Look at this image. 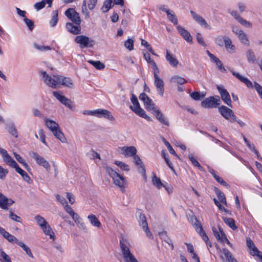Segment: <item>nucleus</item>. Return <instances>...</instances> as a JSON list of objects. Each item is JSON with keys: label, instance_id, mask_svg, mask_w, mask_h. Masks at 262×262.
Returning a JSON list of instances; mask_svg holds the SVG:
<instances>
[{"label": "nucleus", "instance_id": "obj_1", "mask_svg": "<svg viewBox=\"0 0 262 262\" xmlns=\"http://www.w3.org/2000/svg\"><path fill=\"white\" fill-rule=\"evenodd\" d=\"M39 73L42 76L44 82L52 88H58V85L60 84L70 88H73L74 86L72 80L70 78L56 75L51 77L45 71H40Z\"/></svg>", "mask_w": 262, "mask_h": 262}, {"label": "nucleus", "instance_id": "obj_2", "mask_svg": "<svg viewBox=\"0 0 262 262\" xmlns=\"http://www.w3.org/2000/svg\"><path fill=\"white\" fill-rule=\"evenodd\" d=\"M119 245L125 262H138L130 251L128 240L123 235L120 237Z\"/></svg>", "mask_w": 262, "mask_h": 262}, {"label": "nucleus", "instance_id": "obj_3", "mask_svg": "<svg viewBox=\"0 0 262 262\" xmlns=\"http://www.w3.org/2000/svg\"><path fill=\"white\" fill-rule=\"evenodd\" d=\"M45 123L46 126L53 133L56 138L62 143L66 142L67 139L63 133L61 131L58 123L53 120L47 118L45 119Z\"/></svg>", "mask_w": 262, "mask_h": 262}, {"label": "nucleus", "instance_id": "obj_4", "mask_svg": "<svg viewBox=\"0 0 262 262\" xmlns=\"http://www.w3.org/2000/svg\"><path fill=\"white\" fill-rule=\"evenodd\" d=\"M131 101L133 106L130 105L129 107L133 112L139 116L145 119L148 121H152L151 118L147 116L145 111L140 107L137 97L134 94H132Z\"/></svg>", "mask_w": 262, "mask_h": 262}, {"label": "nucleus", "instance_id": "obj_5", "mask_svg": "<svg viewBox=\"0 0 262 262\" xmlns=\"http://www.w3.org/2000/svg\"><path fill=\"white\" fill-rule=\"evenodd\" d=\"M104 169L106 173L113 179L114 184L124 190L125 188L124 177L109 166H105Z\"/></svg>", "mask_w": 262, "mask_h": 262}, {"label": "nucleus", "instance_id": "obj_6", "mask_svg": "<svg viewBox=\"0 0 262 262\" xmlns=\"http://www.w3.org/2000/svg\"><path fill=\"white\" fill-rule=\"evenodd\" d=\"M221 104L219 96H211L206 98L201 102V105L204 108H215Z\"/></svg>", "mask_w": 262, "mask_h": 262}, {"label": "nucleus", "instance_id": "obj_7", "mask_svg": "<svg viewBox=\"0 0 262 262\" xmlns=\"http://www.w3.org/2000/svg\"><path fill=\"white\" fill-rule=\"evenodd\" d=\"M74 40L75 42L80 45L81 48L92 47L95 44L94 40L83 35L77 36Z\"/></svg>", "mask_w": 262, "mask_h": 262}, {"label": "nucleus", "instance_id": "obj_8", "mask_svg": "<svg viewBox=\"0 0 262 262\" xmlns=\"http://www.w3.org/2000/svg\"><path fill=\"white\" fill-rule=\"evenodd\" d=\"M219 111L221 115L226 119L229 120L230 122L236 121L237 117L234 114L233 111L225 105H222L219 107Z\"/></svg>", "mask_w": 262, "mask_h": 262}, {"label": "nucleus", "instance_id": "obj_9", "mask_svg": "<svg viewBox=\"0 0 262 262\" xmlns=\"http://www.w3.org/2000/svg\"><path fill=\"white\" fill-rule=\"evenodd\" d=\"M65 15L76 25H80L81 19L78 13L74 8L67 9L64 12Z\"/></svg>", "mask_w": 262, "mask_h": 262}, {"label": "nucleus", "instance_id": "obj_10", "mask_svg": "<svg viewBox=\"0 0 262 262\" xmlns=\"http://www.w3.org/2000/svg\"><path fill=\"white\" fill-rule=\"evenodd\" d=\"M31 156L39 165L43 167L48 171L50 170L51 166L49 163L43 157L40 156L35 152H32L31 154Z\"/></svg>", "mask_w": 262, "mask_h": 262}, {"label": "nucleus", "instance_id": "obj_11", "mask_svg": "<svg viewBox=\"0 0 262 262\" xmlns=\"http://www.w3.org/2000/svg\"><path fill=\"white\" fill-rule=\"evenodd\" d=\"M216 89L218 90L220 94L221 95L222 100L229 106H231V100L229 93L228 92L226 89L222 85H217Z\"/></svg>", "mask_w": 262, "mask_h": 262}, {"label": "nucleus", "instance_id": "obj_12", "mask_svg": "<svg viewBox=\"0 0 262 262\" xmlns=\"http://www.w3.org/2000/svg\"><path fill=\"white\" fill-rule=\"evenodd\" d=\"M159 73H154V84L158 94L162 97L164 92V84L163 80L159 76Z\"/></svg>", "mask_w": 262, "mask_h": 262}, {"label": "nucleus", "instance_id": "obj_13", "mask_svg": "<svg viewBox=\"0 0 262 262\" xmlns=\"http://www.w3.org/2000/svg\"><path fill=\"white\" fill-rule=\"evenodd\" d=\"M61 92H53V94L54 96L59 100L62 104L68 107L71 110H72L73 108V105L72 101L66 98L64 96L62 95L61 94Z\"/></svg>", "mask_w": 262, "mask_h": 262}, {"label": "nucleus", "instance_id": "obj_14", "mask_svg": "<svg viewBox=\"0 0 262 262\" xmlns=\"http://www.w3.org/2000/svg\"><path fill=\"white\" fill-rule=\"evenodd\" d=\"M232 31L238 36L241 42L247 46L249 45V40L246 33L237 27L232 28Z\"/></svg>", "mask_w": 262, "mask_h": 262}, {"label": "nucleus", "instance_id": "obj_15", "mask_svg": "<svg viewBox=\"0 0 262 262\" xmlns=\"http://www.w3.org/2000/svg\"><path fill=\"white\" fill-rule=\"evenodd\" d=\"M139 99L143 102L146 109L148 111H151V109L154 108V106H155V103L145 93H141L139 96Z\"/></svg>", "mask_w": 262, "mask_h": 262}, {"label": "nucleus", "instance_id": "obj_16", "mask_svg": "<svg viewBox=\"0 0 262 262\" xmlns=\"http://www.w3.org/2000/svg\"><path fill=\"white\" fill-rule=\"evenodd\" d=\"M95 116L99 118L103 117L111 121L115 120V118L112 115L111 113L106 110L101 108L95 110Z\"/></svg>", "mask_w": 262, "mask_h": 262}, {"label": "nucleus", "instance_id": "obj_17", "mask_svg": "<svg viewBox=\"0 0 262 262\" xmlns=\"http://www.w3.org/2000/svg\"><path fill=\"white\" fill-rule=\"evenodd\" d=\"M14 201L11 199H8L0 192V208L4 209H8V207L11 206Z\"/></svg>", "mask_w": 262, "mask_h": 262}, {"label": "nucleus", "instance_id": "obj_18", "mask_svg": "<svg viewBox=\"0 0 262 262\" xmlns=\"http://www.w3.org/2000/svg\"><path fill=\"white\" fill-rule=\"evenodd\" d=\"M152 113L155 116L157 119L161 123L164 124L167 126H169V123L168 120L164 117L163 114L158 109L156 108L155 106L154 109H151Z\"/></svg>", "mask_w": 262, "mask_h": 262}, {"label": "nucleus", "instance_id": "obj_19", "mask_svg": "<svg viewBox=\"0 0 262 262\" xmlns=\"http://www.w3.org/2000/svg\"><path fill=\"white\" fill-rule=\"evenodd\" d=\"M190 13L193 17V19L201 26H204L205 28H207L209 30L211 29V27L207 24L206 21L202 16L196 14L195 12L192 10L190 11Z\"/></svg>", "mask_w": 262, "mask_h": 262}, {"label": "nucleus", "instance_id": "obj_20", "mask_svg": "<svg viewBox=\"0 0 262 262\" xmlns=\"http://www.w3.org/2000/svg\"><path fill=\"white\" fill-rule=\"evenodd\" d=\"M229 71L232 75L236 77L239 80L244 83L248 88H252L253 84L247 78L242 76L239 73L235 72L233 69H229Z\"/></svg>", "mask_w": 262, "mask_h": 262}, {"label": "nucleus", "instance_id": "obj_21", "mask_svg": "<svg viewBox=\"0 0 262 262\" xmlns=\"http://www.w3.org/2000/svg\"><path fill=\"white\" fill-rule=\"evenodd\" d=\"M134 161L135 164L138 166V170L143 176H145V168L140 158L136 154L134 156Z\"/></svg>", "mask_w": 262, "mask_h": 262}, {"label": "nucleus", "instance_id": "obj_22", "mask_svg": "<svg viewBox=\"0 0 262 262\" xmlns=\"http://www.w3.org/2000/svg\"><path fill=\"white\" fill-rule=\"evenodd\" d=\"M177 29L179 33L183 37V38L188 42H191L192 40V37L190 33L185 29L184 28L178 26Z\"/></svg>", "mask_w": 262, "mask_h": 262}, {"label": "nucleus", "instance_id": "obj_23", "mask_svg": "<svg viewBox=\"0 0 262 262\" xmlns=\"http://www.w3.org/2000/svg\"><path fill=\"white\" fill-rule=\"evenodd\" d=\"M66 27L69 32L73 34H79L81 33V27L80 25L74 26L71 23H67L66 25Z\"/></svg>", "mask_w": 262, "mask_h": 262}, {"label": "nucleus", "instance_id": "obj_24", "mask_svg": "<svg viewBox=\"0 0 262 262\" xmlns=\"http://www.w3.org/2000/svg\"><path fill=\"white\" fill-rule=\"evenodd\" d=\"M122 154L125 156L132 157L136 154L137 149L133 146H124L121 149Z\"/></svg>", "mask_w": 262, "mask_h": 262}, {"label": "nucleus", "instance_id": "obj_25", "mask_svg": "<svg viewBox=\"0 0 262 262\" xmlns=\"http://www.w3.org/2000/svg\"><path fill=\"white\" fill-rule=\"evenodd\" d=\"M191 220L193 227L199 234L204 232L200 222L198 220L195 216H192L191 217Z\"/></svg>", "mask_w": 262, "mask_h": 262}, {"label": "nucleus", "instance_id": "obj_26", "mask_svg": "<svg viewBox=\"0 0 262 262\" xmlns=\"http://www.w3.org/2000/svg\"><path fill=\"white\" fill-rule=\"evenodd\" d=\"M166 59L167 61H168L171 66L177 67L178 65V60L174 57V56L170 54L168 50L166 51Z\"/></svg>", "mask_w": 262, "mask_h": 262}, {"label": "nucleus", "instance_id": "obj_27", "mask_svg": "<svg viewBox=\"0 0 262 262\" xmlns=\"http://www.w3.org/2000/svg\"><path fill=\"white\" fill-rule=\"evenodd\" d=\"M14 168L16 171L22 177L24 181H26L29 184L31 183L32 180L26 171L19 167L18 165H17Z\"/></svg>", "mask_w": 262, "mask_h": 262}, {"label": "nucleus", "instance_id": "obj_28", "mask_svg": "<svg viewBox=\"0 0 262 262\" xmlns=\"http://www.w3.org/2000/svg\"><path fill=\"white\" fill-rule=\"evenodd\" d=\"M224 43L226 50L229 53H233L235 51V47L232 45L231 39L226 36H224Z\"/></svg>", "mask_w": 262, "mask_h": 262}, {"label": "nucleus", "instance_id": "obj_29", "mask_svg": "<svg viewBox=\"0 0 262 262\" xmlns=\"http://www.w3.org/2000/svg\"><path fill=\"white\" fill-rule=\"evenodd\" d=\"M144 57L146 61L151 65L152 69L154 70V73H159V69L156 62L150 58L149 54H144Z\"/></svg>", "mask_w": 262, "mask_h": 262}, {"label": "nucleus", "instance_id": "obj_30", "mask_svg": "<svg viewBox=\"0 0 262 262\" xmlns=\"http://www.w3.org/2000/svg\"><path fill=\"white\" fill-rule=\"evenodd\" d=\"M53 0H42L39 2L36 3L34 4V7L36 9V10L38 11L40 9H43L45 6L46 4H48V7H51L52 4Z\"/></svg>", "mask_w": 262, "mask_h": 262}, {"label": "nucleus", "instance_id": "obj_31", "mask_svg": "<svg viewBox=\"0 0 262 262\" xmlns=\"http://www.w3.org/2000/svg\"><path fill=\"white\" fill-rule=\"evenodd\" d=\"M222 252L224 254L227 262H238L229 250L224 248L222 249Z\"/></svg>", "mask_w": 262, "mask_h": 262}, {"label": "nucleus", "instance_id": "obj_32", "mask_svg": "<svg viewBox=\"0 0 262 262\" xmlns=\"http://www.w3.org/2000/svg\"><path fill=\"white\" fill-rule=\"evenodd\" d=\"M4 161L9 166L15 168L18 164L15 160L8 154L3 158Z\"/></svg>", "mask_w": 262, "mask_h": 262}, {"label": "nucleus", "instance_id": "obj_33", "mask_svg": "<svg viewBox=\"0 0 262 262\" xmlns=\"http://www.w3.org/2000/svg\"><path fill=\"white\" fill-rule=\"evenodd\" d=\"M41 229L43 230L45 234L50 236V238L53 239H55L54 233L48 223L43 227H41Z\"/></svg>", "mask_w": 262, "mask_h": 262}, {"label": "nucleus", "instance_id": "obj_34", "mask_svg": "<svg viewBox=\"0 0 262 262\" xmlns=\"http://www.w3.org/2000/svg\"><path fill=\"white\" fill-rule=\"evenodd\" d=\"M214 191L220 201L222 203L227 205L226 199L224 193L216 188L214 189Z\"/></svg>", "mask_w": 262, "mask_h": 262}, {"label": "nucleus", "instance_id": "obj_35", "mask_svg": "<svg viewBox=\"0 0 262 262\" xmlns=\"http://www.w3.org/2000/svg\"><path fill=\"white\" fill-rule=\"evenodd\" d=\"M91 224L95 227H100L101 226V223L94 214H90L88 217Z\"/></svg>", "mask_w": 262, "mask_h": 262}, {"label": "nucleus", "instance_id": "obj_36", "mask_svg": "<svg viewBox=\"0 0 262 262\" xmlns=\"http://www.w3.org/2000/svg\"><path fill=\"white\" fill-rule=\"evenodd\" d=\"M224 222L232 230H235L237 229V227L235 224V221L230 217H224L223 218Z\"/></svg>", "mask_w": 262, "mask_h": 262}, {"label": "nucleus", "instance_id": "obj_37", "mask_svg": "<svg viewBox=\"0 0 262 262\" xmlns=\"http://www.w3.org/2000/svg\"><path fill=\"white\" fill-rule=\"evenodd\" d=\"M3 236L10 243H15L18 244V243L19 242L14 236L10 234L6 231H5V233L3 234Z\"/></svg>", "mask_w": 262, "mask_h": 262}, {"label": "nucleus", "instance_id": "obj_38", "mask_svg": "<svg viewBox=\"0 0 262 262\" xmlns=\"http://www.w3.org/2000/svg\"><path fill=\"white\" fill-rule=\"evenodd\" d=\"M138 217L139 224L143 228L148 226L146 217L141 212H138Z\"/></svg>", "mask_w": 262, "mask_h": 262}, {"label": "nucleus", "instance_id": "obj_39", "mask_svg": "<svg viewBox=\"0 0 262 262\" xmlns=\"http://www.w3.org/2000/svg\"><path fill=\"white\" fill-rule=\"evenodd\" d=\"M247 60L250 63H254L256 61V57L254 52L251 50H248L246 53Z\"/></svg>", "mask_w": 262, "mask_h": 262}, {"label": "nucleus", "instance_id": "obj_40", "mask_svg": "<svg viewBox=\"0 0 262 262\" xmlns=\"http://www.w3.org/2000/svg\"><path fill=\"white\" fill-rule=\"evenodd\" d=\"M52 17L50 21L51 27H54L57 23L58 20V13L57 10L53 11L52 12Z\"/></svg>", "mask_w": 262, "mask_h": 262}, {"label": "nucleus", "instance_id": "obj_41", "mask_svg": "<svg viewBox=\"0 0 262 262\" xmlns=\"http://www.w3.org/2000/svg\"><path fill=\"white\" fill-rule=\"evenodd\" d=\"M246 244L248 248L250 250V253L257 252V248L255 247L254 243L250 238H247Z\"/></svg>", "mask_w": 262, "mask_h": 262}, {"label": "nucleus", "instance_id": "obj_42", "mask_svg": "<svg viewBox=\"0 0 262 262\" xmlns=\"http://www.w3.org/2000/svg\"><path fill=\"white\" fill-rule=\"evenodd\" d=\"M167 15L169 21L175 25L178 24V19L172 11L170 10L169 12L167 13Z\"/></svg>", "mask_w": 262, "mask_h": 262}, {"label": "nucleus", "instance_id": "obj_43", "mask_svg": "<svg viewBox=\"0 0 262 262\" xmlns=\"http://www.w3.org/2000/svg\"><path fill=\"white\" fill-rule=\"evenodd\" d=\"M88 62L97 70H102L105 68V65L100 61L89 60Z\"/></svg>", "mask_w": 262, "mask_h": 262}, {"label": "nucleus", "instance_id": "obj_44", "mask_svg": "<svg viewBox=\"0 0 262 262\" xmlns=\"http://www.w3.org/2000/svg\"><path fill=\"white\" fill-rule=\"evenodd\" d=\"M0 261L1 262H11L10 257L4 251L0 249Z\"/></svg>", "mask_w": 262, "mask_h": 262}, {"label": "nucleus", "instance_id": "obj_45", "mask_svg": "<svg viewBox=\"0 0 262 262\" xmlns=\"http://www.w3.org/2000/svg\"><path fill=\"white\" fill-rule=\"evenodd\" d=\"M8 131L11 135L15 138L18 137L17 132L14 123H11L9 125L8 127Z\"/></svg>", "mask_w": 262, "mask_h": 262}, {"label": "nucleus", "instance_id": "obj_46", "mask_svg": "<svg viewBox=\"0 0 262 262\" xmlns=\"http://www.w3.org/2000/svg\"><path fill=\"white\" fill-rule=\"evenodd\" d=\"M18 245L23 249V250L26 252L27 254L29 257L33 258V255L31 252L30 249L27 245H26L24 243L21 242L18 243Z\"/></svg>", "mask_w": 262, "mask_h": 262}, {"label": "nucleus", "instance_id": "obj_47", "mask_svg": "<svg viewBox=\"0 0 262 262\" xmlns=\"http://www.w3.org/2000/svg\"><path fill=\"white\" fill-rule=\"evenodd\" d=\"M152 182L153 184L155 185L158 189L161 188L163 185L160 178H158L156 174L153 176Z\"/></svg>", "mask_w": 262, "mask_h": 262}, {"label": "nucleus", "instance_id": "obj_48", "mask_svg": "<svg viewBox=\"0 0 262 262\" xmlns=\"http://www.w3.org/2000/svg\"><path fill=\"white\" fill-rule=\"evenodd\" d=\"M171 80L181 85L187 82L184 78L179 76H174L172 77Z\"/></svg>", "mask_w": 262, "mask_h": 262}, {"label": "nucleus", "instance_id": "obj_49", "mask_svg": "<svg viewBox=\"0 0 262 262\" xmlns=\"http://www.w3.org/2000/svg\"><path fill=\"white\" fill-rule=\"evenodd\" d=\"M188 158L194 166L198 167L199 169L201 170H203V168L201 166L200 164L199 163L197 160L193 157L192 155H189Z\"/></svg>", "mask_w": 262, "mask_h": 262}, {"label": "nucleus", "instance_id": "obj_50", "mask_svg": "<svg viewBox=\"0 0 262 262\" xmlns=\"http://www.w3.org/2000/svg\"><path fill=\"white\" fill-rule=\"evenodd\" d=\"M35 220H36L37 224L41 227H43L47 223L46 220L42 216L39 215H37L35 216Z\"/></svg>", "mask_w": 262, "mask_h": 262}, {"label": "nucleus", "instance_id": "obj_51", "mask_svg": "<svg viewBox=\"0 0 262 262\" xmlns=\"http://www.w3.org/2000/svg\"><path fill=\"white\" fill-rule=\"evenodd\" d=\"M112 0H106L102 8V10L103 12H107L112 7Z\"/></svg>", "mask_w": 262, "mask_h": 262}, {"label": "nucleus", "instance_id": "obj_52", "mask_svg": "<svg viewBox=\"0 0 262 262\" xmlns=\"http://www.w3.org/2000/svg\"><path fill=\"white\" fill-rule=\"evenodd\" d=\"M205 94H201L199 92H194L190 94L191 97L195 100H200L201 98L205 97Z\"/></svg>", "mask_w": 262, "mask_h": 262}, {"label": "nucleus", "instance_id": "obj_53", "mask_svg": "<svg viewBox=\"0 0 262 262\" xmlns=\"http://www.w3.org/2000/svg\"><path fill=\"white\" fill-rule=\"evenodd\" d=\"M214 63H215L216 66L218 67L219 70L224 73H225L226 72V70L224 68L223 63L222 61L217 57L214 59V60L213 61Z\"/></svg>", "mask_w": 262, "mask_h": 262}, {"label": "nucleus", "instance_id": "obj_54", "mask_svg": "<svg viewBox=\"0 0 262 262\" xmlns=\"http://www.w3.org/2000/svg\"><path fill=\"white\" fill-rule=\"evenodd\" d=\"M125 47L129 51H132L134 49V41L130 38H128L124 42Z\"/></svg>", "mask_w": 262, "mask_h": 262}, {"label": "nucleus", "instance_id": "obj_55", "mask_svg": "<svg viewBox=\"0 0 262 262\" xmlns=\"http://www.w3.org/2000/svg\"><path fill=\"white\" fill-rule=\"evenodd\" d=\"M115 164L116 165H117L118 167H119L120 168H121L122 169H123L124 170H125V171L129 170L128 165L122 162L116 161L115 162Z\"/></svg>", "mask_w": 262, "mask_h": 262}, {"label": "nucleus", "instance_id": "obj_56", "mask_svg": "<svg viewBox=\"0 0 262 262\" xmlns=\"http://www.w3.org/2000/svg\"><path fill=\"white\" fill-rule=\"evenodd\" d=\"M88 155L89 157L92 159H100V155L93 149L91 150L88 153Z\"/></svg>", "mask_w": 262, "mask_h": 262}, {"label": "nucleus", "instance_id": "obj_57", "mask_svg": "<svg viewBox=\"0 0 262 262\" xmlns=\"http://www.w3.org/2000/svg\"><path fill=\"white\" fill-rule=\"evenodd\" d=\"M10 218L17 222L21 223L22 222V219L21 217L17 215L14 213L12 210L10 211V214H9Z\"/></svg>", "mask_w": 262, "mask_h": 262}, {"label": "nucleus", "instance_id": "obj_58", "mask_svg": "<svg viewBox=\"0 0 262 262\" xmlns=\"http://www.w3.org/2000/svg\"><path fill=\"white\" fill-rule=\"evenodd\" d=\"M24 20L28 26L29 29L30 31H32L34 28V22L27 17L24 18Z\"/></svg>", "mask_w": 262, "mask_h": 262}, {"label": "nucleus", "instance_id": "obj_59", "mask_svg": "<svg viewBox=\"0 0 262 262\" xmlns=\"http://www.w3.org/2000/svg\"><path fill=\"white\" fill-rule=\"evenodd\" d=\"M215 42L217 45L223 47L224 43V36H218L216 37L215 38Z\"/></svg>", "mask_w": 262, "mask_h": 262}, {"label": "nucleus", "instance_id": "obj_60", "mask_svg": "<svg viewBox=\"0 0 262 262\" xmlns=\"http://www.w3.org/2000/svg\"><path fill=\"white\" fill-rule=\"evenodd\" d=\"M214 179L221 185L225 186L227 187H230V185L228 184L222 178L218 176H214Z\"/></svg>", "mask_w": 262, "mask_h": 262}, {"label": "nucleus", "instance_id": "obj_61", "mask_svg": "<svg viewBox=\"0 0 262 262\" xmlns=\"http://www.w3.org/2000/svg\"><path fill=\"white\" fill-rule=\"evenodd\" d=\"M38 134L40 137V141L46 145H47V143L46 141V136L44 133V131L42 129H40L38 131Z\"/></svg>", "mask_w": 262, "mask_h": 262}, {"label": "nucleus", "instance_id": "obj_62", "mask_svg": "<svg viewBox=\"0 0 262 262\" xmlns=\"http://www.w3.org/2000/svg\"><path fill=\"white\" fill-rule=\"evenodd\" d=\"M98 0H89L88 2V7L89 10H93L97 3Z\"/></svg>", "mask_w": 262, "mask_h": 262}, {"label": "nucleus", "instance_id": "obj_63", "mask_svg": "<svg viewBox=\"0 0 262 262\" xmlns=\"http://www.w3.org/2000/svg\"><path fill=\"white\" fill-rule=\"evenodd\" d=\"M8 173V170L0 166V179L4 180Z\"/></svg>", "mask_w": 262, "mask_h": 262}, {"label": "nucleus", "instance_id": "obj_64", "mask_svg": "<svg viewBox=\"0 0 262 262\" xmlns=\"http://www.w3.org/2000/svg\"><path fill=\"white\" fill-rule=\"evenodd\" d=\"M238 22L243 26H245L247 28H250L252 27V24L249 21H247L246 19H244L242 17L240 18Z\"/></svg>", "mask_w": 262, "mask_h": 262}]
</instances>
